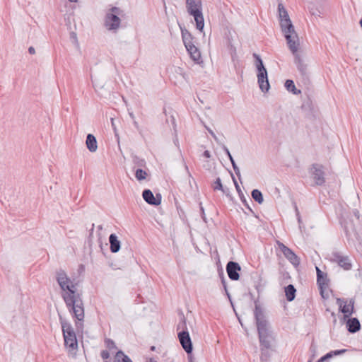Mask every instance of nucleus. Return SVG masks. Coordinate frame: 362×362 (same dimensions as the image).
I'll list each match as a JSON object with an SVG mask.
<instances>
[{
	"label": "nucleus",
	"instance_id": "49530a36",
	"mask_svg": "<svg viewBox=\"0 0 362 362\" xmlns=\"http://www.w3.org/2000/svg\"><path fill=\"white\" fill-rule=\"evenodd\" d=\"M133 124H134V126L135 127V128L139 132V133L141 134V129H140V127H139V125L138 124V122L136 121V120H133Z\"/></svg>",
	"mask_w": 362,
	"mask_h": 362
},
{
	"label": "nucleus",
	"instance_id": "39448f33",
	"mask_svg": "<svg viewBox=\"0 0 362 362\" xmlns=\"http://www.w3.org/2000/svg\"><path fill=\"white\" fill-rule=\"evenodd\" d=\"M253 57L255 59V64L257 71V76L259 88L262 92L266 93L270 88L267 71L259 55L254 53Z\"/></svg>",
	"mask_w": 362,
	"mask_h": 362
},
{
	"label": "nucleus",
	"instance_id": "c756f323",
	"mask_svg": "<svg viewBox=\"0 0 362 362\" xmlns=\"http://www.w3.org/2000/svg\"><path fill=\"white\" fill-rule=\"evenodd\" d=\"M146 176H147L146 171H145L141 168H138L136 170L135 177L139 181L145 180L146 178Z\"/></svg>",
	"mask_w": 362,
	"mask_h": 362
},
{
	"label": "nucleus",
	"instance_id": "603ef678",
	"mask_svg": "<svg viewBox=\"0 0 362 362\" xmlns=\"http://www.w3.org/2000/svg\"><path fill=\"white\" fill-rule=\"evenodd\" d=\"M328 359L325 355L321 357L317 362H324L325 360Z\"/></svg>",
	"mask_w": 362,
	"mask_h": 362
},
{
	"label": "nucleus",
	"instance_id": "864d4df0",
	"mask_svg": "<svg viewBox=\"0 0 362 362\" xmlns=\"http://www.w3.org/2000/svg\"><path fill=\"white\" fill-rule=\"evenodd\" d=\"M328 359L325 355L321 357L317 362H324L325 360Z\"/></svg>",
	"mask_w": 362,
	"mask_h": 362
},
{
	"label": "nucleus",
	"instance_id": "f03ea898",
	"mask_svg": "<svg viewBox=\"0 0 362 362\" xmlns=\"http://www.w3.org/2000/svg\"><path fill=\"white\" fill-rule=\"evenodd\" d=\"M254 315L260 345H263L266 348H271L272 341L274 339L272 332L269 324L264 315L263 310L257 303H255Z\"/></svg>",
	"mask_w": 362,
	"mask_h": 362
},
{
	"label": "nucleus",
	"instance_id": "a878e982",
	"mask_svg": "<svg viewBox=\"0 0 362 362\" xmlns=\"http://www.w3.org/2000/svg\"><path fill=\"white\" fill-rule=\"evenodd\" d=\"M110 249H120V241L118 240L117 236L112 233L109 237Z\"/></svg>",
	"mask_w": 362,
	"mask_h": 362
},
{
	"label": "nucleus",
	"instance_id": "a211bd4d",
	"mask_svg": "<svg viewBox=\"0 0 362 362\" xmlns=\"http://www.w3.org/2000/svg\"><path fill=\"white\" fill-rule=\"evenodd\" d=\"M190 58L197 64L202 62L201 52L199 49L195 46V45L188 47L186 48Z\"/></svg>",
	"mask_w": 362,
	"mask_h": 362
},
{
	"label": "nucleus",
	"instance_id": "6ab92c4d",
	"mask_svg": "<svg viewBox=\"0 0 362 362\" xmlns=\"http://www.w3.org/2000/svg\"><path fill=\"white\" fill-rule=\"evenodd\" d=\"M286 259L296 267L300 264L299 257L293 252V250H281Z\"/></svg>",
	"mask_w": 362,
	"mask_h": 362
},
{
	"label": "nucleus",
	"instance_id": "680f3d73",
	"mask_svg": "<svg viewBox=\"0 0 362 362\" xmlns=\"http://www.w3.org/2000/svg\"><path fill=\"white\" fill-rule=\"evenodd\" d=\"M230 162H231V164H232V166H233V167H235V165H236V163H235V160H234V159H233V160H230Z\"/></svg>",
	"mask_w": 362,
	"mask_h": 362
},
{
	"label": "nucleus",
	"instance_id": "0e129e2a",
	"mask_svg": "<svg viewBox=\"0 0 362 362\" xmlns=\"http://www.w3.org/2000/svg\"><path fill=\"white\" fill-rule=\"evenodd\" d=\"M111 122H112V127L114 128V129H115V124H114V119L112 118L111 119Z\"/></svg>",
	"mask_w": 362,
	"mask_h": 362
},
{
	"label": "nucleus",
	"instance_id": "13d9d810",
	"mask_svg": "<svg viewBox=\"0 0 362 362\" xmlns=\"http://www.w3.org/2000/svg\"><path fill=\"white\" fill-rule=\"evenodd\" d=\"M129 116L133 120H135V117L133 112H129Z\"/></svg>",
	"mask_w": 362,
	"mask_h": 362
},
{
	"label": "nucleus",
	"instance_id": "9d476101",
	"mask_svg": "<svg viewBox=\"0 0 362 362\" xmlns=\"http://www.w3.org/2000/svg\"><path fill=\"white\" fill-rule=\"evenodd\" d=\"M309 173L314 180L315 185L322 186L325 183V173L322 165L313 163L309 168Z\"/></svg>",
	"mask_w": 362,
	"mask_h": 362
},
{
	"label": "nucleus",
	"instance_id": "3c124183",
	"mask_svg": "<svg viewBox=\"0 0 362 362\" xmlns=\"http://www.w3.org/2000/svg\"><path fill=\"white\" fill-rule=\"evenodd\" d=\"M185 168L186 171L187 172L188 176L189 177L192 178V175H191L190 172L189 171L188 166L186 164L185 165Z\"/></svg>",
	"mask_w": 362,
	"mask_h": 362
},
{
	"label": "nucleus",
	"instance_id": "c03bdc74",
	"mask_svg": "<svg viewBox=\"0 0 362 362\" xmlns=\"http://www.w3.org/2000/svg\"><path fill=\"white\" fill-rule=\"evenodd\" d=\"M207 130L208 132H209V134L213 136V138L217 141L218 140V138L216 136V135L214 134V132L209 128H207Z\"/></svg>",
	"mask_w": 362,
	"mask_h": 362
},
{
	"label": "nucleus",
	"instance_id": "4be33fe9",
	"mask_svg": "<svg viewBox=\"0 0 362 362\" xmlns=\"http://www.w3.org/2000/svg\"><path fill=\"white\" fill-rule=\"evenodd\" d=\"M317 271V283L318 286L322 288V286L327 285V274L322 272L318 267H316Z\"/></svg>",
	"mask_w": 362,
	"mask_h": 362
},
{
	"label": "nucleus",
	"instance_id": "ddd939ff",
	"mask_svg": "<svg viewBox=\"0 0 362 362\" xmlns=\"http://www.w3.org/2000/svg\"><path fill=\"white\" fill-rule=\"evenodd\" d=\"M240 270V266L235 262L230 261L226 265L228 276L233 281H238L240 279L239 272Z\"/></svg>",
	"mask_w": 362,
	"mask_h": 362
},
{
	"label": "nucleus",
	"instance_id": "dca6fc26",
	"mask_svg": "<svg viewBox=\"0 0 362 362\" xmlns=\"http://www.w3.org/2000/svg\"><path fill=\"white\" fill-rule=\"evenodd\" d=\"M337 304L339 306L340 311L344 313V318L349 317L351 315L354 309L353 303L346 304V301L343 299L337 298Z\"/></svg>",
	"mask_w": 362,
	"mask_h": 362
},
{
	"label": "nucleus",
	"instance_id": "f8f14e48",
	"mask_svg": "<svg viewBox=\"0 0 362 362\" xmlns=\"http://www.w3.org/2000/svg\"><path fill=\"white\" fill-rule=\"evenodd\" d=\"M178 339H179V341L180 342L182 347L186 351V353L188 354V357H189V360L191 361L192 358H191V356H189V354H192L193 347H192V340H191V338H190L188 331L187 330L180 331L178 333Z\"/></svg>",
	"mask_w": 362,
	"mask_h": 362
},
{
	"label": "nucleus",
	"instance_id": "6e6d98bb",
	"mask_svg": "<svg viewBox=\"0 0 362 362\" xmlns=\"http://www.w3.org/2000/svg\"><path fill=\"white\" fill-rule=\"evenodd\" d=\"M279 249H284V250H286V249H289L288 247H287L286 246H285L284 244L282 243H279Z\"/></svg>",
	"mask_w": 362,
	"mask_h": 362
},
{
	"label": "nucleus",
	"instance_id": "09e8293b",
	"mask_svg": "<svg viewBox=\"0 0 362 362\" xmlns=\"http://www.w3.org/2000/svg\"><path fill=\"white\" fill-rule=\"evenodd\" d=\"M28 52L30 54H34L35 53V49L33 47H30L28 48Z\"/></svg>",
	"mask_w": 362,
	"mask_h": 362
},
{
	"label": "nucleus",
	"instance_id": "7c9ffc66",
	"mask_svg": "<svg viewBox=\"0 0 362 362\" xmlns=\"http://www.w3.org/2000/svg\"><path fill=\"white\" fill-rule=\"evenodd\" d=\"M177 330H187V323H186V319L185 317L182 315L180 317V321L177 325Z\"/></svg>",
	"mask_w": 362,
	"mask_h": 362
},
{
	"label": "nucleus",
	"instance_id": "79ce46f5",
	"mask_svg": "<svg viewBox=\"0 0 362 362\" xmlns=\"http://www.w3.org/2000/svg\"><path fill=\"white\" fill-rule=\"evenodd\" d=\"M223 151H225L226 154L228 156V158L232 157V155L230 154L228 148L225 145L223 146Z\"/></svg>",
	"mask_w": 362,
	"mask_h": 362
},
{
	"label": "nucleus",
	"instance_id": "f257e3e1",
	"mask_svg": "<svg viewBox=\"0 0 362 362\" xmlns=\"http://www.w3.org/2000/svg\"><path fill=\"white\" fill-rule=\"evenodd\" d=\"M57 281L62 288V297L73 316L77 320L76 326L80 329L84 319V307L81 294L76 291V285L70 280L64 270L57 272Z\"/></svg>",
	"mask_w": 362,
	"mask_h": 362
},
{
	"label": "nucleus",
	"instance_id": "e433bc0d",
	"mask_svg": "<svg viewBox=\"0 0 362 362\" xmlns=\"http://www.w3.org/2000/svg\"><path fill=\"white\" fill-rule=\"evenodd\" d=\"M240 199H241V201H242V202L243 203L244 206H246V207H247L248 209H250L251 211H252V209H251V208L250 207V206H249V204H248V203H247V202L246 199L245 198V197H244L243 195L242 197L240 196Z\"/></svg>",
	"mask_w": 362,
	"mask_h": 362
},
{
	"label": "nucleus",
	"instance_id": "bf43d9fd",
	"mask_svg": "<svg viewBox=\"0 0 362 362\" xmlns=\"http://www.w3.org/2000/svg\"><path fill=\"white\" fill-rule=\"evenodd\" d=\"M332 315L333 317H335V314H334V313H332ZM333 323H334V325H335V324L337 323V319H336V317H334V321H333Z\"/></svg>",
	"mask_w": 362,
	"mask_h": 362
},
{
	"label": "nucleus",
	"instance_id": "4468645a",
	"mask_svg": "<svg viewBox=\"0 0 362 362\" xmlns=\"http://www.w3.org/2000/svg\"><path fill=\"white\" fill-rule=\"evenodd\" d=\"M142 197L144 201L150 205L158 206L161 203L162 197L160 194H156L154 196L150 189H144L142 192Z\"/></svg>",
	"mask_w": 362,
	"mask_h": 362
},
{
	"label": "nucleus",
	"instance_id": "a18cd8bd",
	"mask_svg": "<svg viewBox=\"0 0 362 362\" xmlns=\"http://www.w3.org/2000/svg\"><path fill=\"white\" fill-rule=\"evenodd\" d=\"M222 281V284L223 285V287H224V289H225V291H226V294L228 295V296H229V293L228 292L227 287H226V281H225L223 277L222 278V281Z\"/></svg>",
	"mask_w": 362,
	"mask_h": 362
},
{
	"label": "nucleus",
	"instance_id": "c9c22d12",
	"mask_svg": "<svg viewBox=\"0 0 362 362\" xmlns=\"http://www.w3.org/2000/svg\"><path fill=\"white\" fill-rule=\"evenodd\" d=\"M310 12L311 13L312 15L315 16H320L321 15V12L317 8L314 9L313 8H310Z\"/></svg>",
	"mask_w": 362,
	"mask_h": 362
},
{
	"label": "nucleus",
	"instance_id": "338daca9",
	"mask_svg": "<svg viewBox=\"0 0 362 362\" xmlns=\"http://www.w3.org/2000/svg\"><path fill=\"white\" fill-rule=\"evenodd\" d=\"M359 23H360L361 27L362 28V18L360 20Z\"/></svg>",
	"mask_w": 362,
	"mask_h": 362
},
{
	"label": "nucleus",
	"instance_id": "412c9836",
	"mask_svg": "<svg viewBox=\"0 0 362 362\" xmlns=\"http://www.w3.org/2000/svg\"><path fill=\"white\" fill-rule=\"evenodd\" d=\"M86 144L90 152H95L98 149L96 138L91 134L87 135Z\"/></svg>",
	"mask_w": 362,
	"mask_h": 362
},
{
	"label": "nucleus",
	"instance_id": "774afa93",
	"mask_svg": "<svg viewBox=\"0 0 362 362\" xmlns=\"http://www.w3.org/2000/svg\"><path fill=\"white\" fill-rule=\"evenodd\" d=\"M69 1H71V2H77L78 0H69Z\"/></svg>",
	"mask_w": 362,
	"mask_h": 362
},
{
	"label": "nucleus",
	"instance_id": "052dcab7",
	"mask_svg": "<svg viewBox=\"0 0 362 362\" xmlns=\"http://www.w3.org/2000/svg\"><path fill=\"white\" fill-rule=\"evenodd\" d=\"M230 162H231V164H232V166H233V167H235V165H236V163H235V160H234V159H233V160H230Z\"/></svg>",
	"mask_w": 362,
	"mask_h": 362
},
{
	"label": "nucleus",
	"instance_id": "f3484780",
	"mask_svg": "<svg viewBox=\"0 0 362 362\" xmlns=\"http://www.w3.org/2000/svg\"><path fill=\"white\" fill-rule=\"evenodd\" d=\"M180 28L181 30L182 42L185 48H188V47L194 45L193 35L185 28H182L181 25H180Z\"/></svg>",
	"mask_w": 362,
	"mask_h": 362
},
{
	"label": "nucleus",
	"instance_id": "a19ab883",
	"mask_svg": "<svg viewBox=\"0 0 362 362\" xmlns=\"http://www.w3.org/2000/svg\"><path fill=\"white\" fill-rule=\"evenodd\" d=\"M223 151H225L226 154L228 156V158L232 157V155L230 154L228 148L225 145L223 146Z\"/></svg>",
	"mask_w": 362,
	"mask_h": 362
},
{
	"label": "nucleus",
	"instance_id": "72a5a7b5",
	"mask_svg": "<svg viewBox=\"0 0 362 362\" xmlns=\"http://www.w3.org/2000/svg\"><path fill=\"white\" fill-rule=\"evenodd\" d=\"M134 163L139 167H144L146 165L145 160L137 156L134 158Z\"/></svg>",
	"mask_w": 362,
	"mask_h": 362
},
{
	"label": "nucleus",
	"instance_id": "473e14b6",
	"mask_svg": "<svg viewBox=\"0 0 362 362\" xmlns=\"http://www.w3.org/2000/svg\"><path fill=\"white\" fill-rule=\"evenodd\" d=\"M286 13H288L286 9L285 8L284 6L283 5L282 3H279L278 4V14H279V17L283 16V15H286Z\"/></svg>",
	"mask_w": 362,
	"mask_h": 362
},
{
	"label": "nucleus",
	"instance_id": "5fc2aeb1",
	"mask_svg": "<svg viewBox=\"0 0 362 362\" xmlns=\"http://www.w3.org/2000/svg\"><path fill=\"white\" fill-rule=\"evenodd\" d=\"M332 356H334V354H333V352H332V351H330V352L327 353V354L325 355V356H326L327 358H329L332 357Z\"/></svg>",
	"mask_w": 362,
	"mask_h": 362
},
{
	"label": "nucleus",
	"instance_id": "7ed1b4c3",
	"mask_svg": "<svg viewBox=\"0 0 362 362\" xmlns=\"http://www.w3.org/2000/svg\"><path fill=\"white\" fill-rule=\"evenodd\" d=\"M353 213L355 216V221L348 218L342 220L341 224L344 227L348 241H351L353 243L358 242L361 244L362 227L358 229L356 228V223H360V214L357 209H355Z\"/></svg>",
	"mask_w": 362,
	"mask_h": 362
},
{
	"label": "nucleus",
	"instance_id": "69168bd1",
	"mask_svg": "<svg viewBox=\"0 0 362 362\" xmlns=\"http://www.w3.org/2000/svg\"><path fill=\"white\" fill-rule=\"evenodd\" d=\"M112 253H115L117 252H118L119 250H110Z\"/></svg>",
	"mask_w": 362,
	"mask_h": 362
},
{
	"label": "nucleus",
	"instance_id": "f704fd0d",
	"mask_svg": "<svg viewBox=\"0 0 362 362\" xmlns=\"http://www.w3.org/2000/svg\"><path fill=\"white\" fill-rule=\"evenodd\" d=\"M100 356L103 360H107L110 357V353L107 350H103L100 353Z\"/></svg>",
	"mask_w": 362,
	"mask_h": 362
},
{
	"label": "nucleus",
	"instance_id": "8fccbe9b",
	"mask_svg": "<svg viewBox=\"0 0 362 362\" xmlns=\"http://www.w3.org/2000/svg\"><path fill=\"white\" fill-rule=\"evenodd\" d=\"M200 211L202 215V218L204 219V209L203 206H202V203H200Z\"/></svg>",
	"mask_w": 362,
	"mask_h": 362
},
{
	"label": "nucleus",
	"instance_id": "aec40b11",
	"mask_svg": "<svg viewBox=\"0 0 362 362\" xmlns=\"http://www.w3.org/2000/svg\"><path fill=\"white\" fill-rule=\"evenodd\" d=\"M347 329L351 333L358 332L361 328L359 320L357 318L349 319L346 322Z\"/></svg>",
	"mask_w": 362,
	"mask_h": 362
},
{
	"label": "nucleus",
	"instance_id": "cd10ccee",
	"mask_svg": "<svg viewBox=\"0 0 362 362\" xmlns=\"http://www.w3.org/2000/svg\"><path fill=\"white\" fill-rule=\"evenodd\" d=\"M260 349H261V356H260L261 361L262 362L267 361V360L270 357V350L272 349V347L266 348L264 346L260 345Z\"/></svg>",
	"mask_w": 362,
	"mask_h": 362
},
{
	"label": "nucleus",
	"instance_id": "c85d7f7f",
	"mask_svg": "<svg viewBox=\"0 0 362 362\" xmlns=\"http://www.w3.org/2000/svg\"><path fill=\"white\" fill-rule=\"evenodd\" d=\"M252 199L258 204H262L264 202L262 193L259 189H253L251 192Z\"/></svg>",
	"mask_w": 362,
	"mask_h": 362
},
{
	"label": "nucleus",
	"instance_id": "5701e85b",
	"mask_svg": "<svg viewBox=\"0 0 362 362\" xmlns=\"http://www.w3.org/2000/svg\"><path fill=\"white\" fill-rule=\"evenodd\" d=\"M296 289L292 284H289L285 287L286 297L288 301H292L296 297Z\"/></svg>",
	"mask_w": 362,
	"mask_h": 362
},
{
	"label": "nucleus",
	"instance_id": "4d7b16f0",
	"mask_svg": "<svg viewBox=\"0 0 362 362\" xmlns=\"http://www.w3.org/2000/svg\"><path fill=\"white\" fill-rule=\"evenodd\" d=\"M84 270H85V267H84L83 264H81V265L79 266V272H84Z\"/></svg>",
	"mask_w": 362,
	"mask_h": 362
},
{
	"label": "nucleus",
	"instance_id": "58836bf2",
	"mask_svg": "<svg viewBox=\"0 0 362 362\" xmlns=\"http://www.w3.org/2000/svg\"><path fill=\"white\" fill-rule=\"evenodd\" d=\"M236 175L238 177V178L240 180V169L238 167V165H235V167H233Z\"/></svg>",
	"mask_w": 362,
	"mask_h": 362
},
{
	"label": "nucleus",
	"instance_id": "de8ad7c7",
	"mask_svg": "<svg viewBox=\"0 0 362 362\" xmlns=\"http://www.w3.org/2000/svg\"><path fill=\"white\" fill-rule=\"evenodd\" d=\"M203 156L205 157V158H209L211 157V153L209 151H205L203 153Z\"/></svg>",
	"mask_w": 362,
	"mask_h": 362
},
{
	"label": "nucleus",
	"instance_id": "423d86ee",
	"mask_svg": "<svg viewBox=\"0 0 362 362\" xmlns=\"http://www.w3.org/2000/svg\"><path fill=\"white\" fill-rule=\"evenodd\" d=\"M122 11L116 6L112 7L106 13L104 25L108 30L111 31H117L120 27L121 20L119 16L122 15Z\"/></svg>",
	"mask_w": 362,
	"mask_h": 362
},
{
	"label": "nucleus",
	"instance_id": "20e7f679",
	"mask_svg": "<svg viewBox=\"0 0 362 362\" xmlns=\"http://www.w3.org/2000/svg\"><path fill=\"white\" fill-rule=\"evenodd\" d=\"M186 7L189 14L194 18L197 29L202 32L204 27L202 0H186Z\"/></svg>",
	"mask_w": 362,
	"mask_h": 362
},
{
	"label": "nucleus",
	"instance_id": "37998d69",
	"mask_svg": "<svg viewBox=\"0 0 362 362\" xmlns=\"http://www.w3.org/2000/svg\"><path fill=\"white\" fill-rule=\"evenodd\" d=\"M223 151H225L226 154L228 156V158L232 157V155L230 154L228 148L225 145L223 146Z\"/></svg>",
	"mask_w": 362,
	"mask_h": 362
},
{
	"label": "nucleus",
	"instance_id": "9b49d317",
	"mask_svg": "<svg viewBox=\"0 0 362 362\" xmlns=\"http://www.w3.org/2000/svg\"><path fill=\"white\" fill-rule=\"evenodd\" d=\"M94 223L91 224V227L89 229V235H88V243L89 247H99L100 249H103V246L107 247V243L106 242V239L102 235L103 226L99 225L97 227V244L93 245V231H94Z\"/></svg>",
	"mask_w": 362,
	"mask_h": 362
},
{
	"label": "nucleus",
	"instance_id": "b1692460",
	"mask_svg": "<svg viewBox=\"0 0 362 362\" xmlns=\"http://www.w3.org/2000/svg\"><path fill=\"white\" fill-rule=\"evenodd\" d=\"M113 362H133V361L122 351L119 350L116 353Z\"/></svg>",
	"mask_w": 362,
	"mask_h": 362
},
{
	"label": "nucleus",
	"instance_id": "ea45409f",
	"mask_svg": "<svg viewBox=\"0 0 362 362\" xmlns=\"http://www.w3.org/2000/svg\"><path fill=\"white\" fill-rule=\"evenodd\" d=\"M346 351V349H341V350H336V351H332L333 352V354L334 356H337V355H339V354H344Z\"/></svg>",
	"mask_w": 362,
	"mask_h": 362
},
{
	"label": "nucleus",
	"instance_id": "2f4dec72",
	"mask_svg": "<svg viewBox=\"0 0 362 362\" xmlns=\"http://www.w3.org/2000/svg\"><path fill=\"white\" fill-rule=\"evenodd\" d=\"M105 344L106 347L110 350L112 351L113 349H117V346L113 340L110 339H105Z\"/></svg>",
	"mask_w": 362,
	"mask_h": 362
},
{
	"label": "nucleus",
	"instance_id": "0eeeda50",
	"mask_svg": "<svg viewBox=\"0 0 362 362\" xmlns=\"http://www.w3.org/2000/svg\"><path fill=\"white\" fill-rule=\"evenodd\" d=\"M280 21V26L282 33L286 40L287 43L294 41H298V36L295 31L294 26L289 18L288 13L279 17Z\"/></svg>",
	"mask_w": 362,
	"mask_h": 362
},
{
	"label": "nucleus",
	"instance_id": "4c0bfd02",
	"mask_svg": "<svg viewBox=\"0 0 362 362\" xmlns=\"http://www.w3.org/2000/svg\"><path fill=\"white\" fill-rule=\"evenodd\" d=\"M232 178H233V181L234 182L235 187L236 188V190L238 191V192L239 194H240L241 193V189L240 188V186H239L238 183L237 182L235 178L233 175H232Z\"/></svg>",
	"mask_w": 362,
	"mask_h": 362
},
{
	"label": "nucleus",
	"instance_id": "1a4fd4ad",
	"mask_svg": "<svg viewBox=\"0 0 362 362\" xmlns=\"http://www.w3.org/2000/svg\"><path fill=\"white\" fill-rule=\"evenodd\" d=\"M287 44L291 52L294 56V63L296 65L298 70L299 71L302 76H306L308 74L307 64L304 63V61L303 60L300 54L298 53L299 40L294 41Z\"/></svg>",
	"mask_w": 362,
	"mask_h": 362
},
{
	"label": "nucleus",
	"instance_id": "bb28decb",
	"mask_svg": "<svg viewBox=\"0 0 362 362\" xmlns=\"http://www.w3.org/2000/svg\"><path fill=\"white\" fill-rule=\"evenodd\" d=\"M285 88L288 91L291 92L295 95H298L301 93L300 90L296 89L294 82L290 79L286 81Z\"/></svg>",
	"mask_w": 362,
	"mask_h": 362
},
{
	"label": "nucleus",
	"instance_id": "2eb2a0df",
	"mask_svg": "<svg viewBox=\"0 0 362 362\" xmlns=\"http://www.w3.org/2000/svg\"><path fill=\"white\" fill-rule=\"evenodd\" d=\"M332 261L337 262L345 270H349L351 269V263L349 257L347 256H343L338 252H334L333 253Z\"/></svg>",
	"mask_w": 362,
	"mask_h": 362
},
{
	"label": "nucleus",
	"instance_id": "e2e57ef3",
	"mask_svg": "<svg viewBox=\"0 0 362 362\" xmlns=\"http://www.w3.org/2000/svg\"><path fill=\"white\" fill-rule=\"evenodd\" d=\"M230 162H231V164H232V166H233V167H235V165H236V163H235V160H234V159H233V160H230Z\"/></svg>",
	"mask_w": 362,
	"mask_h": 362
},
{
	"label": "nucleus",
	"instance_id": "393cba45",
	"mask_svg": "<svg viewBox=\"0 0 362 362\" xmlns=\"http://www.w3.org/2000/svg\"><path fill=\"white\" fill-rule=\"evenodd\" d=\"M212 187L214 190L222 191V192L227 196L229 194V189L227 187H223L220 177L216 178V181L212 185Z\"/></svg>",
	"mask_w": 362,
	"mask_h": 362
},
{
	"label": "nucleus",
	"instance_id": "6e6552de",
	"mask_svg": "<svg viewBox=\"0 0 362 362\" xmlns=\"http://www.w3.org/2000/svg\"><path fill=\"white\" fill-rule=\"evenodd\" d=\"M64 344L69 353L74 354L78 349V341L73 327L69 323L62 324Z\"/></svg>",
	"mask_w": 362,
	"mask_h": 362
}]
</instances>
